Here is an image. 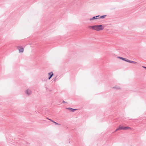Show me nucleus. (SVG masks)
Masks as SVG:
<instances>
[{
	"instance_id": "f257e3e1",
	"label": "nucleus",
	"mask_w": 146,
	"mask_h": 146,
	"mask_svg": "<svg viewBox=\"0 0 146 146\" xmlns=\"http://www.w3.org/2000/svg\"><path fill=\"white\" fill-rule=\"evenodd\" d=\"M88 28L90 29L96 30L97 31H100L103 29L105 27L102 25H94L93 26H89Z\"/></svg>"
},
{
	"instance_id": "f3484780",
	"label": "nucleus",
	"mask_w": 146,
	"mask_h": 146,
	"mask_svg": "<svg viewBox=\"0 0 146 146\" xmlns=\"http://www.w3.org/2000/svg\"><path fill=\"white\" fill-rule=\"evenodd\" d=\"M62 102L63 103H66V102H65L63 100L62 101Z\"/></svg>"
},
{
	"instance_id": "2eb2a0df",
	"label": "nucleus",
	"mask_w": 146,
	"mask_h": 146,
	"mask_svg": "<svg viewBox=\"0 0 146 146\" xmlns=\"http://www.w3.org/2000/svg\"><path fill=\"white\" fill-rule=\"evenodd\" d=\"M142 67L143 68H145V69H146V67H145V66H142Z\"/></svg>"
},
{
	"instance_id": "1a4fd4ad",
	"label": "nucleus",
	"mask_w": 146,
	"mask_h": 146,
	"mask_svg": "<svg viewBox=\"0 0 146 146\" xmlns=\"http://www.w3.org/2000/svg\"><path fill=\"white\" fill-rule=\"evenodd\" d=\"M97 19V18H96L95 17V16H94V17H92V18L89 19V20L90 21H93L95 19Z\"/></svg>"
},
{
	"instance_id": "a211bd4d",
	"label": "nucleus",
	"mask_w": 146,
	"mask_h": 146,
	"mask_svg": "<svg viewBox=\"0 0 146 146\" xmlns=\"http://www.w3.org/2000/svg\"><path fill=\"white\" fill-rule=\"evenodd\" d=\"M48 119H49V120L51 121H52V120L51 119H49L48 118H47Z\"/></svg>"
},
{
	"instance_id": "f03ea898",
	"label": "nucleus",
	"mask_w": 146,
	"mask_h": 146,
	"mask_svg": "<svg viewBox=\"0 0 146 146\" xmlns=\"http://www.w3.org/2000/svg\"><path fill=\"white\" fill-rule=\"evenodd\" d=\"M119 128L120 129V130H121V129L126 130L128 129H131V127H123V126H121L120 125L119 126Z\"/></svg>"
},
{
	"instance_id": "4468645a",
	"label": "nucleus",
	"mask_w": 146,
	"mask_h": 146,
	"mask_svg": "<svg viewBox=\"0 0 146 146\" xmlns=\"http://www.w3.org/2000/svg\"><path fill=\"white\" fill-rule=\"evenodd\" d=\"M54 123L55 124V125H60V124H59L58 123L56 122H54Z\"/></svg>"
},
{
	"instance_id": "ddd939ff",
	"label": "nucleus",
	"mask_w": 146,
	"mask_h": 146,
	"mask_svg": "<svg viewBox=\"0 0 146 146\" xmlns=\"http://www.w3.org/2000/svg\"><path fill=\"white\" fill-rule=\"evenodd\" d=\"M95 17L96 18H97L96 19H99V18L100 17V15H98V16H95Z\"/></svg>"
},
{
	"instance_id": "9d476101",
	"label": "nucleus",
	"mask_w": 146,
	"mask_h": 146,
	"mask_svg": "<svg viewBox=\"0 0 146 146\" xmlns=\"http://www.w3.org/2000/svg\"><path fill=\"white\" fill-rule=\"evenodd\" d=\"M113 88L117 90L119 89H120L119 86H115L113 87Z\"/></svg>"
},
{
	"instance_id": "6ab92c4d",
	"label": "nucleus",
	"mask_w": 146,
	"mask_h": 146,
	"mask_svg": "<svg viewBox=\"0 0 146 146\" xmlns=\"http://www.w3.org/2000/svg\"><path fill=\"white\" fill-rule=\"evenodd\" d=\"M51 121L52 122H53L54 123V121H53V120H52Z\"/></svg>"
},
{
	"instance_id": "423d86ee",
	"label": "nucleus",
	"mask_w": 146,
	"mask_h": 146,
	"mask_svg": "<svg viewBox=\"0 0 146 146\" xmlns=\"http://www.w3.org/2000/svg\"><path fill=\"white\" fill-rule=\"evenodd\" d=\"M117 58H119L120 59H121L123 60L124 61L127 62L128 60L126 58H123L122 57H120V56L118 57Z\"/></svg>"
},
{
	"instance_id": "f8f14e48",
	"label": "nucleus",
	"mask_w": 146,
	"mask_h": 146,
	"mask_svg": "<svg viewBox=\"0 0 146 146\" xmlns=\"http://www.w3.org/2000/svg\"><path fill=\"white\" fill-rule=\"evenodd\" d=\"M118 130H120V129H119V127L118 128H117V129H116L113 133H115Z\"/></svg>"
},
{
	"instance_id": "9b49d317",
	"label": "nucleus",
	"mask_w": 146,
	"mask_h": 146,
	"mask_svg": "<svg viewBox=\"0 0 146 146\" xmlns=\"http://www.w3.org/2000/svg\"><path fill=\"white\" fill-rule=\"evenodd\" d=\"M107 15H105L102 16H100V17L99 18V19H104L106 16Z\"/></svg>"
},
{
	"instance_id": "7ed1b4c3",
	"label": "nucleus",
	"mask_w": 146,
	"mask_h": 146,
	"mask_svg": "<svg viewBox=\"0 0 146 146\" xmlns=\"http://www.w3.org/2000/svg\"><path fill=\"white\" fill-rule=\"evenodd\" d=\"M25 93L27 95L29 96L31 94L32 92L30 89H28L25 90Z\"/></svg>"
},
{
	"instance_id": "dca6fc26",
	"label": "nucleus",
	"mask_w": 146,
	"mask_h": 146,
	"mask_svg": "<svg viewBox=\"0 0 146 146\" xmlns=\"http://www.w3.org/2000/svg\"><path fill=\"white\" fill-rule=\"evenodd\" d=\"M56 77L54 79V81H55L56 80Z\"/></svg>"
},
{
	"instance_id": "39448f33",
	"label": "nucleus",
	"mask_w": 146,
	"mask_h": 146,
	"mask_svg": "<svg viewBox=\"0 0 146 146\" xmlns=\"http://www.w3.org/2000/svg\"><path fill=\"white\" fill-rule=\"evenodd\" d=\"M53 74H54L52 72H50L48 73V76H49L48 79L50 80L53 76Z\"/></svg>"
},
{
	"instance_id": "0eeeda50",
	"label": "nucleus",
	"mask_w": 146,
	"mask_h": 146,
	"mask_svg": "<svg viewBox=\"0 0 146 146\" xmlns=\"http://www.w3.org/2000/svg\"><path fill=\"white\" fill-rule=\"evenodd\" d=\"M67 109L70 110L71 111L73 112L77 110V109H73L70 108H67Z\"/></svg>"
},
{
	"instance_id": "6e6552de",
	"label": "nucleus",
	"mask_w": 146,
	"mask_h": 146,
	"mask_svg": "<svg viewBox=\"0 0 146 146\" xmlns=\"http://www.w3.org/2000/svg\"><path fill=\"white\" fill-rule=\"evenodd\" d=\"M127 62L130 63H133V64H136V63H137L136 62H135V61H131V60H128Z\"/></svg>"
},
{
	"instance_id": "20e7f679",
	"label": "nucleus",
	"mask_w": 146,
	"mask_h": 146,
	"mask_svg": "<svg viewBox=\"0 0 146 146\" xmlns=\"http://www.w3.org/2000/svg\"><path fill=\"white\" fill-rule=\"evenodd\" d=\"M17 48L19 49V53L23 52L24 49L22 47L18 46L17 47Z\"/></svg>"
}]
</instances>
